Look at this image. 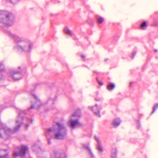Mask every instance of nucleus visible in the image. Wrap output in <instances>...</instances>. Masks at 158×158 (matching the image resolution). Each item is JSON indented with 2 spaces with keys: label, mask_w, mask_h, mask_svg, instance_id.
<instances>
[{
  "label": "nucleus",
  "mask_w": 158,
  "mask_h": 158,
  "mask_svg": "<svg viewBox=\"0 0 158 158\" xmlns=\"http://www.w3.org/2000/svg\"><path fill=\"white\" fill-rule=\"evenodd\" d=\"M115 85L114 84L109 83L107 85V89L109 90H112L114 89L115 87Z\"/></svg>",
  "instance_id": "f8f14e48"
},
{
  "label": "nucleus",
  "mask_w": 158,
  "mask_h": 158,
  "mask_svg": "<svg viewBox=\"0 0 158 158\" xmlns=\"http://www.w3.org/2000/svg\"><path fill=\"white\" fill-rule=\"evenodd\" d=\"M82 147L83 148L86 150L88 151V153L90 158H95L94 155L92 153L91 151L88 144L83 143L82 144Z\"/></svg>",
  "instance_id": "0eeeda50"
},
{
  "label": "nucleus",
  "mask_w": 158,
  "mask_h": 158,
  "mask_svg": "<svg viewBox=\"0 0 158 158\" xmlns=\"http://www.w3.org/2000/svg\"><path fill=\"white\" fill-rule=\"evenodd\" d=\"M39 146L36 143H34L32 146V148L34 151H35L36 149L38 148Z\"/></svg>",
  "instance_id": "f3484780"
},
{
  "label": "nucleus",
  "mask_w": 158,
  "mask_h": 158,
  "mask_svg": "<svg viewBox=\"0 0 158 158\" xmlns=\"http://www.w3.org/2000/svg\"><path fill=\"white\" fill-rule=\"evenodd\" d=\"M53 133L54 138L57 139H63L67 134V129L63 122H57L53 126L52 129L48 128L45 132L46 136Z\"/></svg>",
  "instance_id": "f257e3e1"
},
{
  "label": "nucleus",
  "mask_w": 158,
  "mask_h": 158,
  "mask_svg": "<svg viewBox=\"0 0 158 158\" xmlns=\"http://www.w3.org/2000/svg\"><path fill=\"white\" fill-rule=\"evenodd\" d=\"M81 57L83 59H85V56H84V55H82L81 56Z\"/></svg>",
  "instance_id": "bb28decb"
},
{
  "label": "nucleus",
  "mask_w": 158,
  "mask_h": 158,
  "mask_svg": "<svg viewBox=\"0 0 158 158\" xmlns=\"http://www.w3.org/2000/svg\"><path fill=\"white\" fill-rule=\"evenodd\" d=\"M28 150V147L26 145H21L20 148V151L19 152L15 151L13 152V155L14 157L18 156H21L23 157Z\"/></svg>",
  "instance_id": "39448f33"
},
{
  "label": "nucleus",
  "mask_w": 158,
  "mask_h": 158,
  "mask_svg": "<svg viewBox=\"0 0 158 158\" xmlns=\"http://www.w3.org/2000/svg\"><path fill=\"white\" fill-rule=\"evenodd\" d=\"M94 138L97 142V149L101 152H103V149L101 143V141L99 138L97 136H94Z\"/></svg>",
  "instance_id": "6e6552de"
},
{
  "label": "nucleus",
  "mask_w": 158,
  "mask_h": 158,
  "mask_svg": "<svg viewBox=\"0 0 158 158\" xmlns=\"http://www.w3.org/2000/svg\"><path fill=\"white\" fill-rule=\"evenodd\" d=\"M155 52H156L157 51V50L156 49V50H155Z\"/></svg>",
  "instance_id": "cd10ccee"
},
{
  "label": "nucleus",
  "mask_w": 158,
  "mask_h": 158,
  "mask_svg": "<svg viewBox=\"0 0 158 158\" xmlns=\"http://www.w3.org/2000/svg\"><path fill=\"white\" fill-rule=\"evenodd\" d=\"M158 108V103L155 104L154 105V106L153 108V110H152V113H151V114H152Z\"/></svg>",
  "instance_id": "6ab92c4d"
},
{
  "label": "nucleus",
  "mask_w": 158,
  "mask_h": 158,
  "mask_svg": "<svg viewBox=\"0 0 158 158\" xmlns=\"http://www.w3.org/2000/svg\"><path fill=\"white\" fill-rule=\"evenodd\" d=\"M97 19L98 22L99 24L102 23L104 21L102 17H97Z\"/></svg>",
  "instance_id": "a211bd4d"
},
{
  "label": "nucleus",
  "mask_w": 158,
  "mask_h": 158,
  "mask_svg": "<svg viewBox=\"0 0 158 158\" xmlns=\"http://www.w3.org/2000/svg\"><path fill=\"white\" fill-rule=\"evenodd\" d=\"M64 31L66 33L71 36L73 35V33L68 27H66L64 28Z\"/></svg>",
  "instance_id": "2eb2a0df"
},
{
  "label": "nucleus",
  "mask_w": 158,
  "mask_h": 158,
  "mask_svg": "<svg viewBox=\"0 0 158 158\" xmlns=\"http://www.w3.org/2000/svg\"><path fill=\"white\" fill-rule=\"evenodd\" d=\"M136 127L138 129H139L140 127V124L139 123V120H137L136 121Z\"/></svg>",
  "instance_id": "412c9836"
},
{
  "label": "nucleus",
  "mask_w": 158,
  "mask_h": 158,
  "mask_svg": "<svg viewBox=\"0 0 158 158\" xmlns=\"http://www.w3.org/2000/svg\"><path fill=\"white\" fill-rule=\"evenodd\" d=\"M136 54V52H134L132 54L131 58L133 59Z\"/></svg>",
  "instance_id": "b1692460"
},
{
  "label": "nucleus",
  "mask_w": 158,
  "mask_h": 158,
  "mask_svg": "<svg viewBox=\"0 0 158 158\" xmlns=\"http://www.w3.org/2000/svg\"><path fill=\"white\" fill-rule=\"evenodd\" d=\"M117 153V149L115 148H113L111 151V158H115L116 156Z\"/></svg>",
  "instance_id": "4468645a"
},
{
  "label": "nucleus",
  "mask_w": 158,
  "mask_h": 158,
  "mask_svg": "<svg viewBox=\"0 0 158 158\" xmlns=\"http://www.w3.org/2000/svg\"><path fill=\"white\" fill-rule=\"evenodd\" d=\"M97 83L101 85H103V82L101 81V80H96Z\"/></svg>",
  "instance_id": "5701e85b"
},
{
  "label": "nucleus",
  "mask_w": 158,
  "mask_h": 158,
  "mask_svg": "<svg viewBox=\"0 0 158 158\" xmlns=\"http://www.w3.org/2000/svg\"><path fill=\"white\" fill-rule=\"evenodd\" d=\"M9 36L12 38L16 42L18 43L17 46L15 48L19 51L25 52H29L32 48L31 45L24 41H21V39L17 35L8 32Z\"/></svg>",
  "instance_id": "f03ea898"
},
{
  "label": "nucleus",
  "mask_w": 158,
  "mask_h": 158,
  "mask_svg": "<svg viewBox=\"0 0 158 158\" xmlns=\"http://www.w3.org/2000/svg\"><path fill=\"white\" fill-rule=\"evenodd\" d=\"M15 18V15L12 13L6 11L0 10V23L5 26H12Z\"/></svg>",
  "instance_id": "7ed1b4c3"
},
{
  "label": "nucleus",
  "mask_w": 158,
  "mask_h": 158,
  "mask_svg": "<svg viewBox=\"0 0 158 158\" xmlns=\"http://www.w3.org/2000/svg\"><path fill=\"white\" fill-rule=\"evenodd\" d=\"M101 109V107L100 105H98L96 104L94 106L91 107V109L94 113L95 115L99 117H100V111Z\"/></svg>",
  "instance_id": "423d86ee"
},
{
  "label": "nucleus",
  "mask_w": 158,
  "mask_h": 158,
  "mask_svg": "<svg viewBox=\"0 0 158 158\" xmlns=\"http://www.w3.org/2000/svg\"><path fill=\"white\" fill-rule=\"evenodd\" d=\"M19 69H20V67H19Z\"/></svg>",
  "instance_id": "c85d7f7f"
},
{
  "label": "nucleus",
  "mask_w": 158,
  "mask_h": 158,
  "mask_svg": "<svg viewBox=\"0 0 158 158\" xmlns=\"http://www.w3.org/2000/svg\"><path fill=\"white\" fill-rule=\"evenodd\" d=\"M151 26L153 27H158V19H155Z\"/></svg>",
  "instance_id": "dca6fc26"
},
{
  "label": "nucleus",
  "mask_w": 158,
  "mask_h": 158,
  "mask_svg": "<svg viewBox=\"0 0 158 158\" xmlns=\"http://www.w3.org/2000/svg\"><path fill=\"white\" fill-rule=\"evenodd\" d=\"M135 83V82H131L130 83V87H131L132 86V85H133V84H134Z\"/></svg>",
  "instance_id": "a878e982"
},
{
  "label": "nucleus",
  "mask_w": 158,
  "mask_h": 158,
  "mask_svg": "<svg viewBox=\"0 0 158 158\" xmlns=\"http://www.w3.org/2000/svg\"><path fill=\"white\" fill-rule=\"evenodd\" d=\"M8 152L6 149H2L0 151V158H7Z\"/></svg>",
  "instance_id": "1a4fd4ad"
},
{
  "label": "nucleus",
  "mask_w": 158,
  "mask_h": 158,
  "mask_svg": "<svg viewBox=\"0 0 158 158\" xmlns=\"http://www.w3.org/2000/svg\"><path fill=\"white\" fill-rule=\"evenodd\" d=\"M147 27V25L146 22L144 21L142 22L140 25L139 29L141 30H144Z\"/></svg>",
  "instance_id": "ddd939ff"
},
{
  "label": "nucleus",
  "mask_w": 158,
  "mask_h": 158,
  "mask_svg": "<svg viewBox=\"0 0 158 158\" xmlns=\"http://www.w3.org/2000/svg\"><path fill=\"white\" fill-rule=\"evenodd\" d=\"M96 100L97 101H101L102 100V98L101 96H98L95 98Z\"/></svg>",
  "instance_id": "4be33fe9"
},
{
  "label": "nucleus",
  "mask_w": 158,
  "mask_h": 158,
  "mask_svg": "<svg viewBox=\"0 0 158 158\" xmlns=\"http://www.w3.org/2000/svg\"><path fill=\"white\" fill-rule=\"evenodd\" d=\"M48 143L49 144H51V142L50 139H48Z\"/></svg>",
  "instance_id": "393cba45"
},
{
  "label": "nucleus",
  "mask_w": 158,
  "mask_h": 158,
  "mask_svg": "<svg viewBox=\"0 0 158 158\" xmlns=\"http://www.w3.org/2000/svg\"><path fill=\"white\" fill-rule=\"evenodd\" d=\"M4 67L2 64L0 62V72H2L4 71Z\"/></svg>",
  "instance_id": "aec40b11"
},
{
  "label": "nucleus",
  "mask_w": 158,
  "mask_h": 158,
  "mask_svg": "<svg viewBox=\"0 0 158 158\" xmlns=\"http://www.w3.org/2000/svg\"><path fill=\"white\" fill-rule=\"evenodd\" d=\"M121 123V120L119 118H116L114 119L113 121V126L116 127L118 126Z\"/></svg>",
  "instance_id": "9b49d317"
},
{
  "label": "nucleus",
  "mask_w": 158,
  "mask_h": 158,
  "mask_svg": "<svg viewBox=\"0 0 158 158\" xmlns=\"http://www.w3.org/2000/svg\"><path fill=\"white\" fill-rule=\"evenodd\" d=\"M81 116L80 110L78 109L72 115L71 117L68 121V125L73 128L81 125V123L78 118Z\"/></svg>",
  "instance_id": "20e7f679"
},
{
  "label": "nucleus",
  "mask_w": 158,
  "mask_h": 158,
  "mask_svg": "<svg viewBox=\"0 0 158 158\" xmlns=\"http://www.w3.org/2000/svg\"><path fill=\"white\" fill-rule=\"evenodd\" d=\"M21 73L20 71H17L16 70H13L11 72L10 77L13 78V79H21V78H17L14 77V76L17 74L20 73Z\"/></svg>",
  "instance_id": "9d476101"
}]
</instances>
